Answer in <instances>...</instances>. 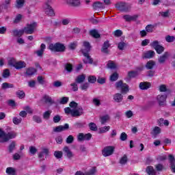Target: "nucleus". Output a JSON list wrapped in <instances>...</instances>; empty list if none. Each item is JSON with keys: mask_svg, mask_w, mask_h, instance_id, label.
Returning a JSON list of instances; mask_svg holds the SVG:
<instances>
[{"mask_svg": "<svg viewBox=\"0 0 175 175\" xmlns=\"http://www.w3.org/2000/svg\"><path fill=\"white\" fill-rule=\"evenodd\" d=\"M27 66V64L24 62H17L15 63V66L14 68L16 69H23V68H25Z\"/></svg>", "mask_w": 175, "mask_h": 175, "instance_id": "nucleus-28", "label": "nucleus"}, {"mask_svg": "<svg viewBox=\"0 0 175 175\" xmlns=\"http://www.w3.org/2000/svg\"><path fill=\"white\" fill-rule=\"evenodd\" d=\"M73 142H75V137L73 135H69L66 139V143H67V144H72Z\"/></svg>", "mask_w": 175, "mask_h": 175, "instance_id": "nucleus-45", "label": "nucleus"}, {"mask_svg": "<svg viewBox=\"0 0 175 175\" xmlns=\"http://www.w3.org/2000/svg\"><path fill=\"white\" fill-rule=\"evenodd\" d=\"M44 50H46V44H41L40 49L36 52L38 57H42L43 55V53H44Z\"/></svg>", "mask_w": 175, "mask_h": 175, "instance_id": "nucleus-22", "label": "nucleus"}, {"mask_svg": "<svg viewBox=\"0 0 175 175\" xmlns=\"http://www.w3.org/2000/svg\"><path fill=\"white\" fill-rule=\"evenodd\" d=\"M154 50L156 51L157 54H162V53H163V51H165V47H163L162 45H160Z\"/></svg>", "mask_w": 175, "mask_h": 175, "instance_id": "nucleus-51", "label": "nucleus"}, {"mask_svg": "<svg viewBox=\"0 0 175 175\" xmlns=\"http://www.w3.org/2000/svg\"><path fill=\"white\" fill-rule=\"evenodd\" d=\"M107 66L109 68V69H116V68H117V66L116 65V64H114V62L109 61L108 62V64H107Z\"/></svg>", "mask_w": 175, "mask_h": 175, "instance_id": "nucleus-54", "label": "nucleus"}, {"mask_svg": "<svg viewBox=\"0 0 175 175\" xmlns=\"http://www.w3.org/2000/svg\"><path fill=\"white\" fill-rule=\"evenodd\" d=\"M116 148L114 146H105L102 150V155L105 157H110V155H113L114 154V150Z\"/></svg>", "mask_w": 175, "mask_h": 175, "instance_id": "nucleus-5", "label": "nucleus"}, {"mask_svg": "<svg viewBox=\"0 0 175 175\" xmlns=\"http://www.w3.org/2000/svg\"><path fill=\"white\" fill-rule=\"evenodd\" d=\"M12 121L15 125H18L19 124H21V121H23V118L14 117L13 118Z\"/></svg>", "mask_w": 175, "mask_h": 175, "instance_id": "nucleus-42", "label": "nucleus"}, {"mask_svg": "<svg viewBox=\"0 0 175 175\" xmlns=\"http://www.w3.org/2000/svg\"><path fill=\"white\" fill-rule=\"evenodd\" d=\"M100 120L102 125H105V124H106V122H107V121L110 120V116L109 115L103 116L100 117Z\"/></svg>", "mask_w": 175, "mask_h": 175, "instance_id": "nucleus-30", "label": "nucleus"}, {"mask_svg": "<svg viewBox=\"0 0 175 175\" xmlns=\"http://www.w3.org/2000/svg\"><path fill=\"white\" fill-rule=\"evenodd\" d=\"M138 75L137 71H130L128 72V76L130 79H133V77H136Z\"/></svg>", "mask_w": 175, "mask_h": 175, "instance_id": "nucleus-46", "label": "nucleus"}, {"mask_svg": "<svg viewBox=\"0 0 175 175\" xmlns=\"http://www.w3.org/2000/svg\"><path fill=\"white\" fill-rule=\"evenodd\" d=\"M81 51L82 54H88L90 53V51H91V45L90 44V42L84 41Z\"/></svg>", "mask_w": 175, "mask_h": 175, "instance_id": "nucleus-11", "label": "nucleus"}, {"mask_svg": "<svg viewBox=\"0 0 175 175\" xmlns=\"http://www.w3.org/2000/svg\"><path fill=\"white\" fill-rule=\"evenodd\" d=\"M77 140L79 142H84V133H80L77 135Z\"/></svg>", "mask_w": 175, "mask_h": 175, "instance_id": "nucleus-63", "label": "nucleus"}, {"mask_svg": "<svg viewBox=\"0 0 175 175\" xmlns=\"http://www.w3.org/2000/svg\"><path fill=\"white\" fill-rule=\"evenodd\" d=\"M16 95L19 99H24L25 98V92L23 90H18L16 92Z\"/></svg>", "mask_w": 175, "mask_h": 175, "instance_id": "nucleus-35", "label": "nucleus"}, {"mask_svg": "<svg viewBox=\"0 0 175 175\" xmlns=\"http://www.w3.org/2000/svg\"><path fill=\"white\" fill-rule=\"evenodd\" d=\"M166 99H167V95L166 94H159L157 96V100L159 106H162L163 107L166 106Z\"/></svg>", "mask_w": 175, "mask_h": 175, "instance_id": "nucleus-8", "label": "nucleus"}, {"mask_svg": "<svg viewBox=\"0 0 175 175\" xmlns=\"http://www.w3.org/2000/svg\"><path fill=\"white\" fill-rule=\"evenodd\" d=\"M169 57H170V53L167 51L165 52L162 55L159 57L158 58L159 64H165V62H166V60L167 59V58H169Z\"/></svg>", "mask_w": 175, "mask_h": 175, "instance_id": "nucleus-12", "label": "nucleus"}, {"mask_svg": "<svg viewBox=\"0 0 175 175\" xmlns=\"http://www.w3.org/2000/svg\"><path fill=\"white\" fill-rule=\"evenodd\" d=\"M13 32V36H18L20 38V36H23L24 35V32H25L23 29L21 30H18V29H14L12 31Z\"/></svg>", "mask_w": 175, "mask_h": 175, "instance_id": "nucleus-29", "label": "nucleus"}, {"mask_svg": "<svg viewBox=\"0 0 175 175\" xmlns=\"http://www.w3.org/2000/svg\"><path fill=\"white\" fill-rule=\"evenodd\" d=\"M146 32H153L154 31V25H148L146 27Z\"/></svg>", "mask_w": 175, "mask_h": 175, "instance_id": "nucleus-59", "label": "nucleus"}, {"mask_svg": "<svg viewBox=\"0 0 175 175\" xmlns=\"http://www.w3.org/2000/svg\"><path fill=\"white\" fill-rule=\"evenodd\" d=\"M88 82L91 84H94V83H96V77L95 76H89L88 78Z\"/></svg>", "mask_w": 175, "mask_h": 175, "instance_id": "nucleus-49", "label": "nucleus"}, {"mask_svg": "<svg viewBox=\"0 0 175 175\" xmlns=\"http://www.w3.org/2000/svg\"><path fill=\"white\" fill-rule=\"evenodd\" d=\"M8 88H14V85L8 82L3 83L1 85V90H8Z\"/></svg>", "mask_w": 175, "mask_h": 175, "instance_id": "nucleus-27", "label": "nucleus"}, {"mask_svg": "<svg viewBox=\"0 0 175 175\" xmlns=\"http://www.w3.org/2000/svg\"><path fill=\"white\" fill-rule=\"evenodd\" d=\"M24 2L25 0H16V8H17L18 9H20V8H23V6H24Z\"/></svg>", "mask_w": 175, "mask_h": 175, "instance_id": "nucleus-47", "label": "nucleus"}, {"mask_svg": "<svg viewBox=\"0 0 175 175\" xmlns=\"http://www.w3.org/2000/svg\"><path fill=\"white\" fill-rule=\"evenodd\" d=\"M36 27H38V24L36 23H33L24 27L23 31H25V33H26L27 35H32V33L35 32Z\"/></svg>", "mask_w": 175, "mask_h": 175, "instance_id": "nucleus-6", "label": "nucleus"}, {"mask_svg": "<svg viewBox=\"0 0 175 175\" xmlns=\"http://www.w3.org/2000/svg\"><path fill=\"white\" fill-rule=\"evenodd\" d=\"M113 100L116 102V103H121V102L124 100V96L120 93H116L113 95Z\"/></svg>", "mask_w": 175, "mask_h": 175, "instance_id": "nucleus-14", "label": "nucleus"}, {"mask_svg": "<svg viewBox=\"0 0 175 175\" xmlns=\"http://www.w3.org/2000/svg\"><path fill=\"white\" fill-rule=\"evenodd\" d=\"M69 102L68 97H62L59 101L60 105H66Z\"/></svg>", "mask_w": 175, "mask_h": 175, "instance_id": "nucleus-58", "label": "nucleus"}, {"mask_svg": "<svg viewBox=\"0 0 175 175\" xmlns=\"http://www.w3.org/2000/svg\"><path fill=\"white\" fill-rule=\"evenodd\" d=\"M151 88V83L150 82H141L139 83L140 90H148Z\"/></svg>", "mask_w": 175, "mask_h": 175, "instance_id": "nucleus-20", "label": "nucleus"}, {"mask_svg": "<svg viewBox=\"0 0 175 175\" xmlns=\"http://www.w3.org/2000/svg\"><path fill=\"white\" fill-rule=\"evenodd\" d=\"M157 159L159 161V162H163V161H166V159H167V156H166L165 154L163 155H159L157 158Z\"/></svg>", "mask_w": 175, "mask_h": 175, "instance_id": "nucleus-56", "label": "nucleus"}, {"mask_svg": "<svg viewBox=\"0 0 175 175\" xmlns=\"http://www.w3.org/2000/svg\"><path fill=\"white\" fill-rule=\"evenodd\" d=\"M125 46H126V44H125V42H120L118 44V49H119V50H124V47Z\"/></svg>", "mask_w": 175, "mask_h": 175, "instance_id": "nucleus-64", "label": "nucleus"}, {"mask_svg": "<svg viewBox=\"0 0 175 175\" xmlns=\"http://www.w3.org/2000/svg\"><path fill=\"white\" fill-rule=\"evenodd\" d=\"M110 80H111V81H117V80H118V73H117V72H113V73L110 76Z\"/></svg>", "mask_w": 175, "mask_h": 175, "instance_id": "nucleus-43", "label": "nucleus"}, {"mask_svg": "<svg viewBox=\"0 0 175 175\" xmlns=\"http://www.w3.org/2000/svg\"><path fill=\"white\" fill-rule=\"evenodd\" d=\"M85 125L87 124L85 122H76L73 124V126L75 129H81V128H85Z\"/></svg>", "mask_w": 175, "mask_h": 175, "instance_id": "nucleus-18", "label": "nucleus"}, {"mask_svg": "<svg viewBox=\"0 0 175 175\" xmlns=\"http://www.w3.org/2000/svg\"><path fill=\"white\" fill-rule=\"evenodd\" d=\"M146 172L148 175H157V170L154 169V167L150 165L146 169Z\"/></svg>", "mask_w": 175, "mask_h": 175, "instance_id": "nucleus-19", "label": "nucleus"}, {"mask_svg": "<svg viewBox=\"0 0 175 175\" xmlns=\"http://www.w3.org/2000/svg\"><path fill=\"white\" fill-rule=\"evenodd\" d=\"M123 18L127 23H131V21H136V20L137 19V15L131 16L129 14H126L123 16Z\"/></svg>", "mask_w": 175, "mask_h": 175, "instance_id": "nucleus-13", "label": "nucleus"}, {"mask_svg": "<svg viewBox=\"0 0 175 175\" xmlns=\"http://www.w3.org/2000/svg\"><path fill=\"white\" fill-rule=\"evenodd\" d=\"M165 40L168 43H173V42L175 40V38L174 36H167V37H165Z\"/></svg>", "mask_w": 175, "mask_h": 175, "instance_id": "nucleus-60", "label": "nucleus"}, {"mask_svg": "<svg viewBox=\"0 0 175 175\" xmlns=\"http://www.w3.org/2000/svg\"><path fill=\"white\" fill-rule=\"evenodd\" d=\"M120 139L122 142H125V140L128 139V135H126L124 132H123L120 134Z\"/></svg>", "mask_w": 175, "mask_h": 175, "instance_id": "nucleus-61", "label": "nucleus"}, {"mask_svg": "<svg viewBox=\"0 0 175 175\" xmlns=\"http://www.w3.org/2000/svg\"><path fill=\"white\" fill-rule=\"evenodd\" d=\"M64 152H66V157L68 158V159L73 158V152L70 151V149H69V147L65 146L64 148Z\"/></svg>", "mask_w": 175, "mask_h": 175, "instance_id": "nucleus-23", "label": "nucleus"}, {"mask_svg": "<svg viewBox=\"0 0 175 175\" xmlns=\"http://www.w3.org/2000/svg\"><path fill=\"white\" fill-rule=\"evenodd\" d=\"M126 162H128V157H126V154H124L120 161V163L121 165H125V163H126Z\"/></svg>", "mask_w": 175, "mask_h": 175, "instance_id": "nucleus-53", "label": "nucleus"}, {"mask_svg": "<svg viewBox=\"0 0 175 175\" xmlns=\"http://www.w3.org/2000/svg\"><path fill=\"white\" fill-rule=\"evenodd\" d=\"M69 106H70V107H71L73 109L80 107V106H79V104H77V103H76L75 101L70 102L69 104Z\"/></svg>", "mask_w": 175, "mask_h": 175, "instance_id": "nucleus-57", "label": "nucleus"}, {"mask_svg": "<svg viewBox=\"0 0 175 175\" xmlns=\"http://www.w3.org/2000/svg\"><path fill=\"white\" fill-rule=\"evenodd\" d=\"M155 170L157 172H162L165 170V166L163 165V164L158 163L154 165Z\"/></svg>", "mask_w": 175, "mask_h": 175, "instance_id": "nucleus-37", "label": "nucleus"}, {"mask_svg": "<svg viewBox=\"0 0 175 175\" xmlns=\"http://www.w3.org/2000/svg\"><path fill=\"white\" fill-rule=\"evenodd\" d=\"M156 63L153 60L148 61L146 64V68L148 70H151V69H154V66H155Z\"/></svg>", "mask_w": 175, "mask_h": 175, "instance_id": "nucleus-25", "label": "nucleus"}, {"mask_svg": "<svg viewBox=\"0 0 175 175\" xmlns=\"http://www.w3.org/2000/svg\"><path fill=\"white\" fill-rule=\"evenodd\" d=\"M161 132H162V129H161V128L159 126H155L153 129L151 134L152 135V136H154V138L155 139V137H157V136H158L159 133H161Z\"/></svg>", "mask_w": 175, "mask_h": 175, "instance_id": "nucleus-21", "label": "nucleus"}, {"mask_svg": "<svg viewBox=\"0 0 175 175\" xmlns=\"http://www.w3.org/2000/svg\"><path fill=\"white\" fill-rule=\"evenodd\" d=\"M36 73V69L33 68H29L26 70V75L27 76H32L33 75H35Z\"/></svg>", "mask_w": 175, "mask_h": 175, "instance_id": "nucleus-33", "label": "nucleus"}, {"mask_svg": "<svg viewBox=\"0 0 175 175\" xmlns=\"http://www.w3.org/2000/svg\"><path fill=\"white\" fill-rule=\"evenodd\" d=\"M83 114H84V109L81 106L72 109V117H80V116H83Z\"/></svg>", "mask_w": 175, "mask_h": 175, "instance_id": "nucleus-9", "label": "nucleus"}, {"mask_svg": "<svg viewBox=\"0 0 175 175\" xmlns=\"http://www.w3.org/2000/svg\"><path fill=\"white\" fill-rule=\"evenodd\" d=\"M5 172L8 175H16V170L11 167H7Z\"/></svg>", "mask_w": 175, "mask_h": 175, "instance_id": "nucleus-36", "label": "nucleus"}, {"mask_svg": "<svg viewBox=\"0 0 175 175\" xmlns=\"http://www.w3.org/2000/svg\"><path fill=\"white\" fill-rule=\"evenodd\" d=\"M33 120L34 121V122H37V124H40V122H42V118H40V116L35 115L33 116Z\"/></svg>", "mask_w": 175, "mask_h": 175, "instance_id": "nucleus-55", "label": "nucleus"}, {"mask_svg": "<svg viewBox=\"0 0 175 175\" xmlns=\"http://www.w3.org/2000/svg\"><path fill=\"white\" fill-rule=\"evenodd\" d=\"M44 99L45 100V103H49V105H54V103H55V102H54V100H53V98H51V97H50V96H44Z\"/></svg>", "mask_w": 175, "mask_h": 175, "instance_id": "nucleus-34", "label": "nucleus"}, {"mask_svg": "<svg viewBox=\"0 0 175 175\" xmlns=\"http://www.w3.org/2000/svg\"><path fill=\"white\" fill-rule=\"evenodd\" d=\"M89 128L90 131H93L94 132H96V131H98V126H96V124L94 122H90L89 124Z\"/></svg>", "mask_w": 175, "mask_h": 175, "instance_id": "nucleus-41", "label": "nucleus"}, {"mask_svg": "<svg viewBox=\"0 0 175 175\" xmlns=\"http://www.w3.org/2000/svg\"><path fill=\"white\" fill-rule=\"evenodd\" d=\"M93 9L96 10V9H105V5L100 1H96L92 5Z\"/></svg>", "mask_w": 175, "mask_h": 175, "instance_id": "nucleus-17", "label": "nucleus"}, {"mask_svg": "<svg viewBox=\"0 0 175 175\" xmlns=\"http://www.w3.org/2000/svg\"><path fill=\"white\" fill-rule=\"evenodd\" d=\"M54 157H55L57 159H61V158H62V152L59 150L55 151Z\"/></svg>", "mask_w": 175, "mask_h": 175, "instance_id": "nucleus-52", "label": "nucleus"}, {"mask_svg": "<svg viewBox=\"0 0 175 175\" xmlns=\"http://www.w3.org/2000/svg\"><path fill=\"white\" fill-rule=\"evenodd\" d=\"M84 80H85V75H79L77 79H75L76 83L78 84H80L81 83H83Z\"/></svg>", "mask_w": 175, "mask_h": 175, "instance_id": "nucleus-32", "label": "nucleus"}, {"mask_svg": "<svg viewBox=\"0 0 175 175\" xmlns=\"http://www.w3.org/2000/svg\"><path fill=\"white\" fill-rule=\"evenodd\" d=\"M51 110H48V111H46L45 112L43 113L42 114V118L44 120H50V117L51 116Z\"/></svg>", "mask_w": 175, "mask_h": 175, "instance_id": "nucleus-31", "label": "nucleus"}, {"mask_svg": "<svg viewBox=\"0 0 175 175\" xmlns=\"http://www.w3.org/2000/svg\"><path fill=\"white\" fill-rule=\"evenodd\" d=\"M109 47H110V43H109V41H105L101 49L102 53L109 54Z\"/></svg>", "mask_w": 175, "mask_h": 175, "instance_id": "nucleus-15", "label": "nucleus"}, {"mask_svg": "<svg viewBox=\"0 0 175 175\" xmlns=\"http://www.w3.org/2000/svg\"><path fill=\"white\" fill-rule=\"evenodd\" d=\"M115 6L120 12H129L131 8V4L124 2L117 3Z\"/></svg>", "mask_w": 175, "mask_h": 175, "instance_id": "nucleus-3", "label": "nucleus"}, {"mask_svg": "<svg viewBox=\"0 0 175 175\" xmlns=\"http://www.w3.org/2000/svg\"><path fill=\"white\" fill-rule=\"evenodd\" d=\"M90 35L93 36V38H95L96 39L100 38V34H99V33H98V31L95 29L90 31Z\"/></svg>", "mask_w": 175, "mask_h": 175, "instance_id": "nucleus-39", "label": "nucleus"}, {"mask_svg": "<svg viewBox=\"0 0 175 175\" xmlns=\"http://www.w3.org/2000/svg\"><path fill=\"white\" fill-rule=\"evenodd\" d=\"M2 76L4 79H8L10 76V71L9 69L6 68L3 70Z\"/></svg>", "mask_w": 175, "mask_h": 175, "instance_id": "nucleus-44", "label": "nucleus"}, {"mask_svg": "<svg viewBox=\"0 0 175 175\" xmlns=\"http://www.w3.org/2000/svg\"><path fill=\"white\" fill-rule=\"evenodd\" d=\"M43 8H44V13L45 14H46V16H49L50 17H54V16H55L54 10H53V8L50 6V4H49V2L45 3Z\"/></svg>", "mask_w": 175, "mask_h": 175, "instance_id": "nucleus-7", "label": "nucleus"}, {"mask_svg": "<svg viewBox=\"0 0 175 175\" xmlns=\"http://www.w3.org/2000/svg\"><path fill=\"white\" fill-rule=\"evenodd\" d=\"M116 87L118 90V88L121 89L122 94H126V92H129V86L126 83H123L122 81L116 82Z\"/></svg>", "mask_w": 175, "mask_h": 175, "instance_id": "nucleus-4", "label": "nucleus"}, {"mask_svg": "<svg viewBox=\"0 0 175 175\" xmlns=\"http://www.w3.org/2000/svg\"><path fill=\"white\" fill-rule=\"evenodd\" d=\"M67 3L74 8H79L81 5L80 0H67Z\"/></svg>", "mask_w": 175, "mask_h": 175, "instance_id": "nucleus-16", "label": "nucleus"}, {"mask_svg": "<svg viewBox=\"0 0 175 175\" xmlns=\"http://www.w3.org/2000/svg\"><path fill=\"white\" fill-rule=\"evenodd\" d=\"M155 56V52L154 51H148L146 53H144V58H152Z\"/></svg>", "mask_w": 175, "mask_h": 175, "instance_id": "nucleus-26", "label": "nucleus"}, {"mask_svg": "<svg viewBox=\"0 0 175 175\" xmlns=\"http://www.w3.org/2000/svg\"><path fill=\"white\" fill-rule=\"evenodd\" d=\"M168 160L170 162V167L175 165V159H174V156H173V154L168 155Z\"/></svg>", "mask_w": 175, "mask_h": 175, "instance_id": "nucleus-38", "label": "nucleus"}, {"mask_svg": "<svg viewBox=\"0 0 175 175\" xmlns=\"http://www.w3.org/2000/svg\"><path fill=\"white\" fill-rule=\"evenodd\" d=\"M69 129V124L66 123L64 126L59 125L53 128V132L59 133L64 132V131H68Z\"/></svg>", "mask_w": 175, "mask_h": 175, "instance_id": "nucleus-10", "label": "nucleus"}, {"mask_svg": "<svg viewBox=\"0 0 175 175\" xmlns=\"http://www.w3.org/2000/svg\"><path fill=\"white\" fill-rule=\"evenodd\" d=\"M65 69L68 73L72 72V70H73V66L70 64H66L65 66Z\"/></svg>", "mask_w": 175, "mask_h": 175, "instance_id": "nucleus-50", "label": "nucleus"}, {"mask_svg": "<svg viewBox=\"0 0 175 175\" xmlns=\"http://www.w3.org/2000/svg\"><path fill=\"white\" fill-rule=\"evenodd\" d=\"M9 152H13V150L16 148V142L13 141L8 146Z\"/></svg>", "mask_w": 175, "mask_h": 175, "instance_id": "nucleus-48", "label": "nucleus"}, {"mask_svg": "<svg viewBox=\"0 0 175 175\" xmlns=\"http://www.w3.org/2000/svg\"><path fill=\"white\" fill-rule=\"evenodd\" d=\"M65 45L59 42L55 44H50L49 50L55 53H64L65 51Z\"/></svg>", "mask_w": 175, "mask_h": 175, "instance_id": "nucleus-2", "label": "nucleus"}, {"mask_svg": "<svg viewBox=\"0 0 175 175\" xmlns=\"http://www.w3.org/2000/svg\"><path fill=\"white\" fill-rule=\"evenodd\" d=\"M83 55L85 57L83 59V62L85 64H92V62H94V59H92V58L90 56V54L85 53V54H83Z\"/></svg>", "mask_w": 175, "mask_h": 175, "instance_id": "nucleus-24", "label": "nucleus"}, {"mask_svg": "<svg viewBox=\"0 0 175 175\" xmlns=\"http://www.w3.org/2000/svg\"><path fill=\"white\" fill-rule=\"evenodd\" d=\"M95 173H96V167H93L89 172H86L89 175H94Z\"/></svg>", "mask_w": 175, "mask_h": 175, "instance_id": "nucleus-62", "label": "nucleus"}, {"mask_svg": "<svg viewBox=\"0 0 175 175\" xmlns=\"http://www.w3.org/2000/svg\"><path fill=\"white\" fill-rule=\"evenodd\" d=\"M150 46H151V47H153V49L156 50L157 47L161 46V44H159V41L154 40L150 43Z\"/></svg>", "mask_w": 175, "mask_h": 175, "instance_id": "nucleus-40", "label": "nucleus"}, {"mask_svg": "<svg viewBox=\"0 0 175 175\" xmlns=\"http://www.w3.org/2000/svg\"><path fill=\"white\" fill-rule=\"evenodd\" d=\"M16 136H17V133H16L14 131H11L6 133L2 129H0V139H1V140H0V143H8L9 140L14 139Z\"/></svg>", "mask_w": 175, "mask_h": 175, "instance_id": "nucleus-1", "label": "nucleus"}]
</instances>
